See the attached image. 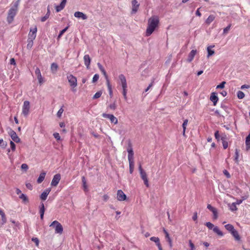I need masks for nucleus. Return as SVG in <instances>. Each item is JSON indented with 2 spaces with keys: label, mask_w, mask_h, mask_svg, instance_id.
<instances>
[{
  "label": "nucleus",
  "mask_w": 250,
  "mask_h": 250,
  "mask_svg": "<svg viewBox=\"0 0 250 250\" xmlns=\"http://www.w3.org/2000/svg\"><path fill=\"white\" fill-rule=\"evenodd\" d=\"M159 23V19L158 16H151L148 20L147 27L146 30V36H149L154 32Z\"/></svg>",
  "instance_id": "1"
},
{
  "label": "nucleus",
  "mask_w": 250,
  "mask_h": 250,
  "mask_svg": "<svg viewBox=\"0 0 250 250\" xmlns=\"http://www.w3.org/2000/svg\"><path fill=\"white\" fill-rule=\"evenodd\" d=\"M18 4L16 3L13 7L10 9L8 12L7 20L9 23H10L13 21L14 18L17 14L18 11Z\"/></svg>",
  "instance_id": "2"
},
{
  "label": "nucleus",
  "mask_w": 250,
  "mask_h": 250,
  "mask_svg": "<svg viewBox=\"0 0 250 250\" xmlns=\"http://www.w3.org/2000/svg\"><path fill=\"white\" fill-rule=\"evenodd\" d=\"M67 79L68 80V81L70 84V86L72 88V91L74 92H75L76 91L75 88L77 86V78L72 74H69L67 76Z\"/></svg>",
  "instance_id": "3"
},
{
  "label": "nucleus",
  "mask_w": 250,
  "mask_h": 250,
  "mask_svg": "<svg viewBox=\"0 0 250 250\" xmlns=\"http://www.w3.org/2000/svg\"><path fill=\"white\" fill-rule=\"evenodd\" d=\"M50 227H53L55 229V232L56 233L61 234L63 232V227L60 223L57 221H54L49 226Z\"/></svg>",
  "instance_id": "4"
},
{
  "label": "nucleus",
  "mask_w": 250,
  "mask_h": 250,
  "mask_svg": "<svg viewBox=\"0 0 250 250\" xmlns=\"http://www.w3.org/2000/svg\"><path fill=\"white\" fill-rule=\"evenodd\" d=\"M139 170L141 177L144 182L145 185L146 187H149L148 180L147 179V175L146 172L143 169L141 164L139 165Z\"/></svg>",
  "instance_id": "5"
},
{
  "label": "nucleus",
  "mask_w": 250,
  "mask_h": 250,
  "mask_svg": "<svg viewBox=\"0 0 250 250\" xmlns=\"http://www.w3.org/2000/svg\"><path fill=\"white\" fill-rule=\"evenodd\" d=\"M30 103L28 101H25L23 103L22 108V113L24 116H27L29 112Z\"/></svg>",
  "instance_id": "6"
},
{
  "label": "nucleus",
  "mask_w": 250,
  "mask_h": 250,
  "mask_svg": "<svg viewBox=\"0 0 250 250\" xmlns=\"http://www.w3.org/2000/svg\"><path fill=\"white\" fill-rule=\"evenodd\" d=\"M102 117L104 118L108 119L111 123L116 125L118 123V119L113 114H109L106 113H103Z\"/></svg>",
  "instance_id": "7"
},
{
  "label": "nucleus",
  "mask_w": 250,
  "mask_h": 250,
  "mask_svg": "<svg viewBox=\"0 0 250 250\" xmlns=\"http://www.w3.org/2000/svg\"><path fill=\"white\" fill-rule=\"evenodd\" d=\"M37 27L36 26L33 28H30V32L28 34V39L34 40L37 36Z\"/></svg>",
  "instance_id": "8"
},
{
  "label": "nucleus",
  "mask_w": 250,
  "mask_h": 250,
  "mask_svg": "<svg viewBox=\"0 0 250 250\" xmlns=\"http://www.w3.org/2000/svg\"><path fill=\"white\" fill-rule=\"evenodd\" d=\"M8 134L13 141L16 143H19L20 142V138L18 136L14 130L10 129L8 131Z\"/></svg>",
  "instance_id": "9"
},
{
  "label": "nucleus",
  "mask_w": 250,
  "mask_h": 250,
  "mask_svg": "<svg viewBox=\"0 0 250 250\" xmlns=\"http://www.w3.org/2000/svg\"><path fill=\"white\" fill-rule=\"evenodd\" d=\"M131 5H132L131 13L132 14H135L137 12V11L139 9L140 4L138 2L137 0H132Z\"/></svg>",
  "instance_id": "10"
},
{
  "label": "nucleus",
  "mask_w": 250,
  "mask_h": 250,
  "mask_svg": "<svg viewBox=\"0 0 250 250\" xmlns=\"http://www.w3.org/2000/svg\"><path fill=\"white\" fill-rule=\"evenodd\" d=\"M117 199L120 201H123L126 200V196L122 190L120 189L117 191Z\"/></svg>",
  "instance_id": "11"
},
{
  "label": "nucleus",
  "mask_w": 250,
  "mask_h": 250,
  "mask_svg": "<svg viewBox=\"0 0 250 250\" xmlns=\"http://www.w3.org/2000/svg\"><path fill=\"white\" fill-rule=\"evenodd\" d=\"M61 180V174H55L51 182V185L52 186L56 187L59 184L60 181Z\"/></svg>",
  "instance_id": "12"
},
{
  "label": "nucleus",
  "mask_w": 250,
  "mask_h": 250,
  "mask_svg": "<svg viewBox=\"0 0 250 250\" xmlns=\"http://www.w3.org/2000/svg\"><path fill=\"white\" fill-rule=\"evenodd\" d=\"M150 240L156 243L159 250H163V248L160 242V239L158 237L153 236L150 238Z\"/></svg>",
  "instance_id": "13"
},
{
  "label": "nucleus",
  "mask_w": 250,
  "mask_h": 250,
  "mask_svg": "<svg viewBox=\"0 0 250 250\" xmlns=\"http://www.w3.org/2000/svg\"><path fill=\"white\" fill-rule=\"evenodd\" d=\"M83 60L84 64L86 66L87 69H89L91 62V59L89 56L88 55H85L83 57Z\"/></svg>",
  "instance_id": "14"
},
{
  "label": "nucleus",
  "mask_w": 250,
  "mask_h": 250,
  "mask_svg": "<svg viewBox=\"0 0 250 250\" xmlns=\"http://www.w3.org/2000/svg\"><path fill=\"white\" fill-rule=\"evenodd\" d=\"M127 152H128V159L129 162L134 161V153L132 148L131 146L130 147L127 148Z\"/></svg>",
  "instance_id": "15"
},
{
  "label": "nucleus",
  "mask_w": 250,
  "mask_h": 250,
  "mask_svg": "<svg viewBox=\"0 0 250 250\" xmlns=\"http://www.w3.org/2000/svg\"><path fill=\"white\" fill-rule=\"evenodd\" d=\"M51 191L50 188H47L46 189L41 195L40 198L41 199L44 201L46 199L48 195L49 194L50 192Z\"/></svg>",
  "instance_id": "16"
},
{
  "label": "nucleus",
  "mask_w": 250,
  "mask_h": 250,
  "mask_svg": "<svg viewBox=\"0 0 250 250\" xmlns=\"http://www.w3.org/2000/svg\"><path fill=\"white\" fill-rule=\"evenodd\" d=\"M74 16L77 18H81L83 20H86L87 16L83 12L77 11L74 13Z\"/></svg>",
  "instance_id": "17"
},
{
  "label": "nucleus",
  "mask_w": 250,
  "mask_h": 250,
  "mask_svg": "<svg viewBox=\"0 0 250 250\" xmlns=\"http://www.w3.org/2000/svg\"><path fill=\"white\" fill-rule=\"evenodd\" d=\"M119 79L121 82L122 87H125L127 86L126 78L123 74H120L119 76Z\"/></svg>",
  "instance_id": "18"
},
{
  "label": "nucleus",
  "mask_w": 250,
  "mask_h": 250,
  "mask_svg": "<svg viewBox=\"0 0 250 250\" xmlns=\"http://www.w3.org/2000/svg\"><path fill=\"white\" fill-rule=\"evenodd\" d=\"M210 100L213 103V105H216L218 101V98L215 92H212L210 97Z\"/></svg>",
  "instance_id": "19"
},
{
  "label": "nucleus",
  "mask_w": 250,
  "mask_h": 250,
  "mask_svg": "<svg viewBox=\"0 0 250 250\" xmlns=\"http://www.w3.org/2000/svg\"><path fill=\"white\" fill-rule=\"evenodd\" d=\"M196 53V50H192L188 54L187 61L189 62H191L193 60Z\"/></svg>",
  "instance_id": "20"
},
{
  "label": "nucleus",
  "mask_w": 250,
  "mask_h": 250,
  "mask_svg": "<svg viewBox=\"0 0 250 250\" xmlns=\"http://www.w3.org/2000/svg\"><path fill=\"white\" fill-rule=\"evenodd\" d=\"M67 0H62L61 3L59 5L56 7V10L57 12H59L62 10L65 7Z\"/></svg>",
  "instance_id": "21"
},
{
  "label": "nucleus",
  "mask_w": 250,
  "mask_h": 250,
  "mask_svg": "<svg viewBox=\"0 0 250 250\" xmlns=\"http://www.w3.org/2000/svg\"><path fill=\"white\" fill-rule=\"evenodd\" d=\"M45 211V208L44 206V204L43 203H41V205L40 206V213L41 220L43 219V216Z\"/></svg>",
  "instance_id": "22"
},
{
  "label": "nucleus",
  "mask_w": 250,
  "mask_h": 250,
  "mask_svg": "<svg viewBox=\"0 0 250 250\" xmlns=\"http://www.w3.org/2000/svg\"><path fill=\"white\" fill-rule=\"evenodd\" d=\"M45 175H46L45 172H44V171L40 173V176L37 179V183L38 184H41L44 180Z\"/></svg>",
  "instance_id": "23"
},
{
  "label": "nucleus",
  "mask_w": 250,
  "mask_h": 250,
  "mask_svg": "<svg viewBox=\"0 0 250 250\" xmlns=\"http://www.w3.org/2000/svg\"><path fill=\"white\" fill-rule=\"evenodd\" d=\"M221 139L222 142L223 148L226 149L228 147V143L226 136L222 137Z\"/></svg>",
  "instance_id": "24"
},
{
  "label": "nucleus",
  "mask_w": 250,
  "mask_h": 250,
  "mask_svg": "<svg viewBox=\"0 0 250 250\" xmlns=\"http://www.w3.org/2000/svg\"><path fill=\"white\" fill-rule=\"evenodd\" d=\"M215 19V16L214 15H210L208 16L205 22L207 24L209 25Z\"/></svg>",
  "instance_id": "25"
},
{
  "label": "nucleus",
  "mask_w": 250,
  "mask_h": 250,
  "mask_svg": "<svg viewBox=\"0 0 250 250\" xmlns=\"http://www.w3.org/2000/svg\"><path fill=\"white\" fill-rule=\"evenodd\" d=\"M106 84H107V89H108V90L109 92V96H110V98H112L113 96V91H112V86L110 83L109 81H107Z\"/></svg>",
  "instance_id": "26"
},
{
  "label": "nucleus",
  "mask_w": 250,
  "mask_h": 250,
  "mask_svg": "<svg viewBox=\"0 0 250 250\" xmlns=\"http://www.w3.org/2000/svg\"><path fill=\"white\" fill-rule=\"evenodd\" d=\"M246 146L247 150H249L250 149V133L246 138Z\"/></svg>",
  "instance_id": "27"
},
{
  "label": "nucleus",
  "mask_w": 250,
  "mask_h": 250,
  "mask_svg": "<svg viewBox=\"0 0 250 250\" xmlns=\"http://www.w3.org/2000/svg\"><path fill=\"white\" fill-rule=\"evenodd\" d=\"M58 69V65L56 63H52L51 65V70L53 73H55Z\"/></svg>",
  "instance_id": "28"
},
{
  "label": "nucleus",
  "mask_w": 250,
  "mask_h": 250,
  "mask_svg": "<svg viewBox=\"0 0 250 250\" xmlns=\"http://www.w3.org/2000/svg\"><path fill=\"white\" fill-rule=\"evenodd\" d=\"M82 183L84 192H86L88 191V187L86 184V181L84 177H82Z\"/></svg>",
  "instance_id": "29"
},
{
  "label": "nucleus",
  "mask_w": 250,
  "mask_h": 250,
  "mask_svg": "<svg viewBox=\"0 0 250 250\" xmlns=\"http://www.w3.org/2000/svg\"><path fill=\"white\" fill-rule=\"evenodd\" d=\"M231 234L232 236L235 238V240L239 241L240 239V237L239 234L237 230L234 229L233 231L231 232Z\"/></svg>",
  "instance_id": "30"
},
{
  "label": "nucleus",
  "mask_w": 250,
  "mask_h": 250,
  "mask_svg": "<svg viewBox=\"0 0 250 250\" xmlns=\"http://www.w3.org/2000/svg\"><path fill=\"white\" fill-rule=\"evenodd\" d=\"M117 107L116 101H115L113 103L109 104L107 106V108H109L112 110H115L116 109Z\"/></svg>",
  "instance_id": "31"
},
{
  "label": "nucleus",
  "mask_w": 250,
  "mask_h": 250,
  "mask_svg": "<svg viewBox=\"0 0 250 250\" xmlns=\"http://www.w3.org/2000/svg\"><path fill=\"white\" fill-rule=\"evenodd\" d=\"M188 119H186L184 121V122L183 123V125H182V127H183V135L184 136L185 135V132H186V128H187V126L188 124Z\"/></svg>",
  "instance_id": "32"
},
{
  "label": "nucleus",
  "mask_w": 250,
  "mask_h": 250,
  "mask_svg": "<svg viewBox=\"0 0 250 250\" xmlns=\"http://www.w3.org/2000/svg\"><path fill=\"white\" fill-rule=\"evenodd\" d=\"M234 161L237 164H239V150L237 148L235 150Z\"/></svg>",
  "instance_id": "33"
},
{
  "label": "nucleus",
  "mask_w": 250,
  "mask_h": 250,
  "mask_svg": "<svg viewBox=\"0 0 250 250\" xmlns=\"http://www.w3.org/2000/svg\"><path fill=\"white\" fill-rule=\"evenodd\" d=\"M213 231L217 233L218 235L220 236H222L223 235V233L219 229L218 227H215L213 229Z\"/></svg>",
  "instance_id": "34"
},
{
  "label": "nucleus",
  "mask_w": 250,
  "mask_h": 250,
  "mask_svg": "<svg viewBox=\"0 0 250 250\" xmlns=\"http://www.w3.org/2000/svg\"><path fill=\"white\" fill-rule=\"evenodd\" d=\"M225 229L230 233L233 231L235 229L234 227L231 224H227L225 226Z\"/></svg>",
  "instance_id": "35"
},
{
  "label": "nucleus",
  "mask_w": 250,
  "mask_h": 250,
  "mask_svg": "<svg viewBox=\"0 0 250 250\" xmlns=\"http://www.w3.org/2000/svg\"><path fill=\"white\" fill-rule=\"evenodd\" d=\"M127 86H126V87H122V88H123L122 94L123 95L124 99L125 101H126L127 99Z\"/></svg>",
  "instance_id": "36"
},
{
  "label": "nucleus",
  "mask_w": 250,
  "mask_h": 250,
  "mask_svg": "<svg viewBox=\"0 0 250 250\" xmlns=\"http://www.w3.org/2000/svg\"><path fill=\"white\" fill-rule=\"evenodd\" d=\"M0 215L1 216L2 224H4L6 222V218L5 213L2 210H0Z\"/></svg>",
  "instance_id": "37"
},
{
  "label": "nucleus",
  "mask_w": 250,
  "mask_h": 250,
  "mask_svg": "<svg viewBox=\"0 0 250 250\" xmlns=\"http://www.w3.org/2000/svg\"><path fill=\"white\" fill-rule=\"evenodd\" d=\"M129 173L132 174L134 170V161L129 162Z\"/></svg>",
  "instance_id": "38"
},
{
  "label": "nucleus",
  "mask_w": 250,
  "mask_h": 250,
  "mask_svg": "<svg viewBox=\"0 0 250 250\" xmlns=\"http://www.w3.org/2000/svg\"><path fill=\"white\" fill-rule=\"evenodd\" d=\"M19 198L22 200L24 203L28 202V199L27 197L24 194L21 193L19 196Z\"/></svg>",
  "instance_id": "39"
},
{
  "label": "nucleus",
  "mask_w": 250,
  "mask_h": 250,
  "mask_svg": "<svg viewBox=\"0 0 250 250\" xmlns=\"http://www.w3.org/2000/svg\"><path fill=\"white\" fill-rule=\"evenodd\" d=\"M229 209L232 211L237 210L236 203H233L231 204H229Z\"/></svg>",
  "instance_id": "40"
},
{
  "label": "nucleus",
  "mask_w": 250,
  "mask_h": 250,
  "mask_svg": "<svg viewBox=\"0 0 250 250\" xmlns=\"http://www.w3.org/2000/svg\"><path fill=\"white\" fill-rule=\"evenodd\" d=\"M207 51H208V56H207L208 58H209L210 56H211L214 54V50H211L210 46L208 47Z\"/></svg>",
  "instance_id": "41"
},
{
  "label": "nucleus",
  "mask_w": 250,
  "mask_h": 250,
  "mask_svg": "<svg viewBox=\"0 0 250 250\" xmlns=\"http://www.w3.org/2000/svg\"><path fill=\"white\" fill-rule=\"evenodd\" d=\"M33 41L31 40H27V48L28 49H31L33 45Z\"/></svg>",
  "instance_id": "42"
},
{
  "label": "nucleus",
  "mask_w": 250,
  "mask_h": 250,
  "mask_svg": "<svg viewBox=\"0 0 250 250\" xmlns=\"http://www.w3.org/2000/svg\"><path fill=\"white\" fill-rule=\"evenodd\" d=\"M49 15H50V11H49V10H48V12H47V13L46 14V15H45L44 16L42 17L41 18V21H42V22H44V21H46V20L49 18Z\"/></svg>",
  "instance_id": "43"
},
{
  "label": "nucleus",
  "mask_w": 250,
  "mask_h": 250,
  "mask_svg": "<svg viewBox=\"0 0 250 250\" xmlns=\"http://www.w3.org/2000/svg\"><path fill=\"white\" fill-rule=\"evenodd\" d=\"M102 94V91H98L94 94V95L93 96V99H98L101 96Z\"/></svg>",
  "instance_id": "44"
},
{
  "label": "nucleus",
  "mask_w": 250,
  "mask_h": 250,
  "mask_svg": "<svg viewBox=\"0 0 250 250\" xmlns=\"http://www.w3.org/2000/svg\"><path fill=\"white\" fill-rule=\"evenodd\" d=\"M6 142L4 141L2 139H0V146H1L3 148H4L6 147Z\"/></svg>",
  "instance_id": "45"
},
{
  "label": "nucleus",
  "mask_w": 250,
  "mask_h": 250,
  "mask_svg": "<svg viewBox=\"0 0 250 250\" xmlns=\"http://www.w3.org/2000/svg\"><path fill=\"white\" fill-rule=\"evenodd\" d=\"M237 97L239 99H242L245 97V94L241 91H239L237 92Z\"/></svg>",
  "instance_id": "46"
},
{
  "label": "nucleus",
  "mask_w": 250,
  "mask_h": 250,
  "mask_svg": "<svg viewBox=\"0 0 250 250\" xmlns=\"http://www.w3.org/2000/svg\"><path fill=\"white\" fill-rule=\"evenodd\" d=\"M68 28V26H67L64 29L61 31L58 35V39H60L62 36V35L66 31Z\"/></svg>",
  "instance_id": "47"
},
{
  "label": "nucleus",
  "mask_w": 250,
  "mask_h": 250,
  "mask_svg": "<svg viewBox=\"0 0 250 250\" xmlns=\"http://www.w3.org/2000/svg\"><path fill=\"white\" fill-rule=\"evenodd\" d=\"M63 112V106H62L59 110V111H58V112L57 113V117H58L59 118H60L62 116Z\"/></svg>",
  "instance_id": "48"
},
{
  "label": "nucleus",
  "mask_w": 250,
  "mask_h": 250,
  "mask_svg": "<svg viewBox=\"0 0 250 250\" xmlns=\"http://www.w3.org/2000/svg\"><path fill=\"white\" fill-rule=\"evenodd\" d=\"M205 225L208 228V229H213L214 225L211 223L208 222H207L205 224Z\"/></svg>",
  "instance_id": "49"
},
{
  "label": "nucleus",
  "mask_w": 250,
  "mask_h": 250,
  "mask_svg": "<svg viewBox=\"0 0 250 250\" xmlns=\"http://www.w3.org/2000/svg\"><path fill=\"white\" fill-rule=\"evenodd\" d=\"M231 27V24H229L228 26H227L226 28H225L223 30V33L225 34H226L228 33L229 31L230 30Z\"/></svg>",
  "instance_id": "50"
},
{
  "label": "nucleus",
  "mask_w": 250,
  "mask_h": 250,
  "mask_svg": "<svg viewBox=\"0 0 250 250\" xmlns=\"http://www.w3.org/2000/svg\"><path fill=\"white\" fill-rule=\"evenodd\" d=\"M99 78V75L97 74H96L94 75L93 79H92V82L95 83L96 82Z\"/></svg>",
  "instance_id": "51"
},
{
  "label": "nucleus",
  "mask_w": 250,
  "mask_h": 250,
  "mask_svg": "<svg viewBox=\"0 0 250 250\" xmlns=\"http://www.w3.org/2000/svg\"><path fill=\"white\" fill-rule=\"evenodd\" d=\"M35 73L37 77H39V76H42L41 71L38 67L36 68Z\"/></svg>",
  "instance_id": "52"
},
{
  "label": "nucleus",
  "mask_w": 250,
  "mask_h": 250,
  "mask_svg": "<svg viewBox=\"0 0 250 250\" xmlns=\"http://www.w3.org/2000/svg\"><path fill=\"white\" fill-rule=\"evenodd\" d=\"M40 84H42L44 83V80L42 76H39L37 77Z\"/></svg>",
  "instance_id": "53"
},
{
  "label": "nucleus",
  "mask_w": 250,
  "mask_h": 250,
  "mask_svg": "<svg viewBox=\"0 0 250 250\" xmlns=\"http://www.w3.org/2000/svg\"><path fill=\"white\" fill-rule=\"evenodd\" d=\"M21 168L26 171L28 169V166L26 164H22L21 166Z\"/></svg>",
  "instance_id": "54"
},
{
  "label": "nucleus",
  "mask_w": 250,
  "mask_h": 250,
  "mask_svg": "<svg viewBox=\"0 0 250 250\" xmlns=\"http://www.w3.org/2000/svg\"><path fill=\"white\" fill-rule=\"evenodd\" d=\"M53 136L54 138L58 141L60 140L61 139L60 136L59 135V133L55 132L53 134Z\"/></svg>",
  "instance_id": "55"
},
{
  "label": "nucleus",
  "mask_w": 250,
  "mask_h": 250,
  "mask_svg": "<svg viewBox=\"0 0 250 250\" xmlns=\"http://www.w3.org/2000/svg\"><path fill=\"white\" fill-rule=\"evenodd\" d=\"M10 147L13 151L15 150L16 149V146L14 143L13 141L10 142Z\"/></svg>",
  "instance_id": "56"
},
{
  "label": "nucleus",
  "mask_w": 250,
  "mask_h": 250,
  "mask_svg": "<svg viewBox=\"0 0 250 250\" xmlns=\"http://www.w3.org/2000/svg\"><path fill=\"white\" fill-rule=\"evenodd\" d=\"M226 84L225 82H222L220 84L218 85L216 87V88H223L225 86V84Z\"/></svg>",
  "instance_id": "57"
},
{
  "label": "nucleus",
  "mask_w": 250,
  "mask_h": 250,
  "mask_svg": "<svg viewBox=\"0 0 250 250\" xmlns=\"http://www.w3.org/2000/svg\"><path fill=\"white\" fill-rule=\"evenodd\" d=\"M32 241H33L36 244V246H39V240L37 238H32Z\"/></svg>",
  "instance_id": "58"
},
{
  "label": "nucleus",
  "mask_w": 250,
  "mask_h": 250,
  "mask_svg": "<svg viewBox=\"0 0 250 250\" xmlns=\"http://www.w3.org/2000/svg\"><path fill=\"white\" fill-rule=\"evenodd\" d=\"M163 231L164 232V233L165 234V237H166V238L167 240H168L170 238V237H169V234L168 233V232L167 231V230L165 229H163Z\"/></svg>",
  "instance_id": "59"
},
{
  "label": "nucleus",
  "mask_w": 250,
  "mask_h": 250,
  "mask_svg": "<svg viewBox=\"0 0 250 250\" xmlns=\"http://www.w3.org/2000/svg\"><path fill=\"white\" fill-rule=\"evenodd\" d=\"M213 214V218L214 219H216L218 218V212L216 208L215 210H214L212 212Z\"/></svg>",
  "instance_id": "60"
},
{
  "label": "nucleus",
  "mask_w": 250,
  "mask_h": 250,
  "mask_svg": "<svg viewBox=\"0 0 250 250\" xmlns=\"http://www.w3.org/2000/svg\"><path fill=\"white\" fill-rule=\"evenodd\" d=\"M189 245L190 247V250H195V248L194 245L191 240H189Z\"/></svg>",
  "instance_id": "61"
},
{
  "label": "nucleus",
  "mask_w": 250,
  "mask_h": 250,
  "mask_svg": "<svg viewBox=\"0 0 250 250\" xmlns=\"http://www.w3.org/2000/svg\"><path fill=\"white\" fill-rule=\"evenodd\" d=\"M214 136H215V139L217 141H219L220 140V136H219V131H215V132L214 133Z\"/></svg>",
  "instance_id": "62"
},
{
  "label": "nucleus",
  "mask_w": 250,
  "mask_h": 250,
  "mask_svg": "<svg viewBox=\"0 0 250 250\" xmlns=\"http://www.w3.org/2000/svg\"><path fill=\"white\" fill-rule=\"evenodd\" d=\"M207 208L211 212L213 211L214 210L216 209V208L213 207L210 204L208 205Z\"/></svg>",
  "instance_id": "63"
},
{
  "label": "nucleus",
  "mask_w": 250,
  "mask_h": 250,
  "mask_svg": "<svg viewBox=\"0 0 250 250\" xmlns=\"http://www.w3.org/2000/svg\"><path fill=\"white\" fill-rule=\"evenodd\" d=\"M207 208L211 212L213 211L214 210L216 209V208L213 207L210 204L208 205Z\"/></svg>",
  "instance_id": "64"
}]
</instances>
